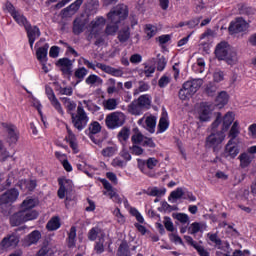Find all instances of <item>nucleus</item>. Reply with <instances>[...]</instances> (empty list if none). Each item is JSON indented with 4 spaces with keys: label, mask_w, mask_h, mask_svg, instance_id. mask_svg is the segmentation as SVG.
I'll list each match as a JSON object with an SVG mask.
<instances>
[{
    "label": "nucleus",
    "mask_w": 256,
    "mask_h": 256,
    "mask_svg": "<svg viewBox=\"0 0 256 256\" xmlns=\"http://www.w3.org/2000/svg\"><path fill=\"white\" fill-rule=\"evenodd\" d=\"M39 205V200L32 197H27L20 205V211L15 213L10 218V223L13 227L21 225V223H27V221H33L39 217V213L35 209Z\"/></svg>",
    "instance_id": "nucleus-1"
},
{
    "label": "nucleus",
    "mask_w": 256,
    "mask_h": 256,
    "mask_svg": "<svg viewBox=\"0 0 256 256\" xmlns=\"http://www.w3.org/2000/svg\"><path fill=\"white\" fill-rule=\"evenodd\" d=\"M215 55L219 61H225L227 65H237L239 61L237 50L225 41L217 44L215 48Z\"/></svg>",
    "instance_id": "nucleus-2"
},
{
    "label": "nucleus",
    "mask_w": 256,
    "mask_h": 256,
    "mask_svg": "<svg viewBox=\"0 0 256 256\" xmlns=\"http://www.w3.org/2000/svg\"><path fill=\"white\" fill-rule=\"evenodd\" d=\"M128 15L127 6L125 4H120L114 8L108 14V24L106 28V35H115L117 29H119L118 23H121Z\"/></svg>",
    "instance_id": "nucleus-3"
},
{
    "label": "nucleus",
    "mask_w": 256,
    "mask_h": 256,
    "mask_svg": "<svg viewBox=\"0 0 256 256\" xmlns=\"http://www.w3.org/2000/svg\"><path fill=\"white\" fill-rule=\"evenodd\" d=\"M83 106L87 109H91L93 102H91V100H84L80 102L77 108V113L72 114V123L78 131H83V129L87 127V123H89V117L87 116V113H85Z\"/></svg>",
    "instance_id": "nucleus-4"
},
{
    "label": "nucleus",
    "mask_w": 256,
    "mask_h": 256,
    "mask_svg": "<svg viewBox=\"0 0 256 256\" xmlns=\"http://www.w3.org/2000/svg\"><path fill=\"white\" fill-rule=\"evenodd\" d=\"M105 27V18H98L97 20L91 22L87 28L90 35L89 39H96V44L99 45L103 41V28Z\"/></svg>",
    "instance_id": "nucleus-5"
},
{
    "label": "nucleus",
    "mask_w": 256,
    "mask_h": 256,
    "mask_svg": "<svg viewBox=\"0 0 256 256\" xmlns=\"http://www.w3.org/2000/svg\"><path fill=\"white\" fill-rule=\"evenodd\" d=\"M215 106L209 103H203L195 110V117L200 123H207L213 119Z\"/></svg>",
    "instance_id": "nucleus-6"
},
{
    "label": "nucleus",
    "mask_w": 256,
    "mask_h": 256,
    "mask_svg": "<svg viewBox=\"0 0 256 256\" xmlns=\"http://www.w3.org/2000/svg\"><path fill=\"white\" fill-rule=\"evenodd\" d=\"M126 116L121 111L111 112L105 118V124L108 129H119L125 125Z\"/></svg>",
    "instance_id": "nucleus-7"
},
{
    "label": "nucleus",
    "mask_w": 256,
    "mask_h": 256,
    "mask_svg": "<svg viewBox=\"0 0 256 256\" xmlns=\"http://www.w3.org/2000/svg\"><path fill=\"white\" fill-rule=\"evenodd\" d=\"M233 121H235V113L228 112L223 117L218 115L216 120L212 123V129L215 131L219 125H221L222 132L228 131L231 125H233Z\"/></svg>",
    "instance_id": "nucleus-8"
},
{
    "label": "nucleus",
    "mask_w": 256,
    "mask_h": 256,
    "mask_svg": "<svg viewBox=\"0 0 256 256\" xmlns=\"http://www.w3.org/2000/svg\"><path fill=\"white\" fill-rule=\"evenodd\" d=\"M223 141H225V132H212L206 138V147L213 149V151H218L221 149Z\"/></svg>",
    "instance_id": "nucleus-9"
},
{
    "label": "nucleus",
    "mask_w": 256,
    "mask_h": 256,
    "mask_svg": "<svg viewBox=\"0 0 256 256\" xmlns=\"http://www.w3.org/2000/svg\"><path fill=\"white\" fill-rule=\"evenodd\" d=\"M138 125L143 127L146 131H149V133H155L157 117L151 114H145L141 119L138 120Z\"/></svg>",
    "instance_id": "nucleus-10"
},
{
    "label": "nucleus",
    "mask_w": 256,
    "mask_h": 256,
    "mask_svg": "<svg viewBox=\"0 0 256 256\" xmlns=\"http://www.w3.org/2000/svg\"><path fill=\"white\" fill-rule=\"evenodd\" d=\"M19 199V190L12 188L5 191L0 196V205L1 207L5 205H12V203H15Z\"/></svg>",
    "instance_id": "nucleus-11"
},
{
    "label": "nucleus",
    "mask_w": 256,
    "mask_h": 256,
    "mask_svg": "<svg viewBox=\"0 0 256 256\" xmlns=\"http://www.w3.org/2000/svg\"><path fill=\"white\" fill-rule=\"evenodd\" d=\"M239 152V144H237V142H235L233 139H230L225 146L222 156L225 159H235V157L239 155Z\"/></svg>",
    "instance_id": "nucleus-12"
},
{
    "label": "nucleus",
    "mask_w": 256,
    "mask_h": 256,
    "mask_svg": "<svg viewBox=\"0 0 256 256\" xmlns=\"http://www.w3.org/2000/svg\"><path fill=\"white\" fill-rule=\"evenodd\" d=\"M19 244V236L17 234H9L0 242V250L7 251V249H13Z\"/></svg>",
    "instance_id": "nucleus-13"
},
{
    "label": "nucleus",
    "mask_w": 256,
    "mask_h": 256,
    "mask_svg": "<svg viewBox=\"0 0 256 256\" xmlns=\"http://www.w3.org/2000/svg\"><path fill=\"white\" fill-rule=\"evenodd\" d=\"M60 188L58 190L59 199H65L69 193L73 190V181L67 178H60L59 180Z\"/></svg>",
    "instance_id": "nucleus-14"
},
{
    "label": "nucleus",
    "mask_w": 256,
    "mask_h": 256,
    "mask_svg": "<svg viewBox=\"0 0 256 256\" xmlns=\"http://www.w3.org/2000/svg\"><path fill=\"white\" fill-rule=\"evenodd\" d=\"M46 95L48 97V101H50V104L52 107L59 113V115H65V111L63 110V106H61V102H59V99H57V96H55V92H53V89L51 87L46 86Z\"/></svg>",
    "instance_id": "nucleus-15"
},
{
    "label": "nucleus",
    "mask_w": 256,
    "mask_h": 256,
    "mask_svg": "<svg viewBox=\"0 0 256 256\" xmlns=\"http://www.w3.org/2000/svg\"><path fill=\"white\" fill-rule=\"evenodd\" d=\"M249 29V23L243 18H237L235 21H232L229 26V31L231 33H243Z\"/></svg>",
    "instance_id": "nucleus-16"
},
{
    "label": "nucleus",
    "mask_w": 256,
    "mask_h": 256,
    "mask_svg": "<svg viewBox=\"0 0 256 256\" xmlns=\"http://www.w3.org/2000/svg\"><path fill=\"white\" fill-rule=\"evenodd\" d=\"M8 9L11 16L16 21V23L20 25V27L25 28L29 25V22H27V18H25V16L21 12L15 10V7H13V5L9 4Z\"/></svg>",
    "instance_id": "nucleus-17"
},
{
    "label": "nucleus",
    "mask_w": 256,
    "mask_h": 256,
    "mask_svg": "<svg viewBox=\"0 0 256 256\" xmlns=\"http://www.w3.org/2000/svg\"><path fill=\"white\" fill-rule=\"evenodd\" d=\"M24 29H26L30 48L33 49V45L37 39L41 36V31L37 28V26H31L30 24L26 26Z\"/></svg>",
    "instance_id": "nucleus-18"
},
{
    "label": "nucleus",
    "mask_w": 256,
    "mask_h": 256,
    "mask_svg": "<svg viewBox=\"0 0 256 256\" xmlns=\"http://www.w3.org/2000/svg\"><path fill=\"white\" fill-rule=\"evenodd\" d=\"M41 239V232L39 230L32 231L27 237L24 238L23 244L25 247H31V245H36Z\"/></svg>",
    "instance_id": "nucleus-19"
},
{
    "label": "nucleus",
    "mask_w": 256,
    "mask_h": 256,
    "mask_svg": "<svg viewBox=\"0 0 256 256\" xmlns=\"http://www.w3.org/2000/svg\"><path fill=\"white\" fill-rule=\"evenodd\" d=\"M81 5H83V0H76L69 7L63 10L64 17H73V15L79 11Z\"/></svg>",
    "instance_id": "nucleus-20"
},
{
    "label": "nucleus",
    "mask_w": 256,
    "mask_h": 256,
    "mask_svg": "<svg viewBox=\"0 0 256 256\" xmlns=\"http://www.w3.org/2000/svg\"><path fill=\"white\" fill-rule=\"evenodd\" d=\"M102 183L104 185V188L106 189V191H104V195L110 197V199L115 201V203H119L121 200L119 199V195H117V192L114 191L113 186H111V184L107 180H103Z\"/></svg>",
    "instance_id": "nucleus-21"
},
{
    "label": "nucleus",
    "mask_w": 256,
    "mask_h": 256,
    "mask_svg": "<svg viewBox=\"0 0 256 256\" xmlns=\"http://www.w3.org/2000/svg\"><path fill=\"white\" fill-rule=\"evenodd\" d=\"M186 89L190 90V93H193L195 95L196 91H199L201 89V86L203 85V79H193L188 80L184 83Z\"/></svg>",
    "instance_id": "nucleus-22"
},
{
    "label": "nucleus",
    "mask_w": 256,
    "mask_h": 256,
    "mask_svg": "<svg viewBox=\"0 0 256 256\" xmlns=\"http://www.w3.org/2000/svg\"><path fill=\"white\" fill-rule=\"evenodd\" d=\"M4 127L7 129L9 142L17 143L19 139V132L17 131V127L12 124H5Z\"/></svg>",
    "instance_id": "nucleus-23"
},
{
    "label": "nucleus",
    "mask_w": 256,
    "mask_h": 256,
    "mask_svg": "<svg viewBox=\"0 0 256 256\" xmlns=\"http://www.w3.org/2000/svg\"><path fill=\"white\" fill-rule=\"evenodd\" d=\"M238 159L240 161V167L242 169H246V167H249L251 165V163L255 159V156L244 152L239 155Z\"/></svg>",
    "instance_id": "nucleus-24"
},
{
    "label": "nucleus",
    "mask_w": 256,
    "mask_h": 256,
    "mask_svg": "<svg viewBox=\"0 0 256 256\" xmlns=\"http://www.w3.org/2000/svg\"><path fill=\"white\" fill-rule=\"evenodd\" d=\"M49 51V44L45 43L36 50V57L40 63H47V53Z\"/></svg>",
    "instance_id": "nucleus-25"
},
{
    "label": "nucleus",
    "mask_w": 256,
    "mask_h": 256,
    "mask_svg": "<svg viewBox=\"0 0 256 256\" xmlns=\"http://www.w3.org/2000/svg\"><path fill=\"white\" fill-rule=\"evenodd\" d=\"M129 137H131V130L127 127H123L117 135L118 141L119 143H121L122 147H125V145H127Z\"/></svg>",
    "instance_id": "nucleus-26"
},
{
    "label": "nucleus",
    "mask_w": 256,
    "mask_h": 256,
    "mask_svg": "<svg viewBox=\"0 0 256 256\" xmlns=\"http://www.w3.org/2000/svg\"><path fill=\"white\" fill-rule=\"evenodd\" d=\"M18 185L24 193H29V191H33L37 187V182L35 180H21Z\"/></svg>",
    "instance_id": "nucleus-27"
},
{
    "label": "nucleus",
    "mask_w": 256,
    "mask_h": 256,
    "mask_svg": "<svg viewBox=\"0 0 256 256\" xmlns=\"http://www.w3.org/2000/svg\"><path fill=\"white\" fill-rule=\"evenodd\" d=\"M66 141L69 143L72 151L74 153H79V144L77 143V137L71 130L68 129V135L66 136Z\"/></svg>",
    "instance_id": "nucleus-28"
},
{
    "label": "nucleus",
    "mask_w": 256,
    "mask_h": 256,
    "mask_svg": "<svg viewBox=\"0 0 256 256\" xmlns=\"http://www.w3.org/2000/svg\"><path fill=\"white\" fill-rule=\"evenodd\" d=\"M185 195H187V189L185 188H177L176 190L172 191L168 201L174 203L177 199H184Z\"/></svg>",
    "instance_id": "nucleus-29"
},
{
    "label": "nucleus",
    "mask_w": 256,
    "mask_h": 256,
    "mask_svg": "<svg viewBox=\"0 0 256 256\" xmlns=\"http://www.w3.org/2000/svg\"><path fill=\"white\" fill-rule=\"evenodd\" d=\"M145 109L141 106V104L139 102H137V100L133 101L129 106H128V113H130L131 115H143V111Z\"/></svg>",
    "instance_id": "nucleus-30"
},
{
    "label": "nucleus",
    "mask_w": 256,
    "mask_h": 256,
    "mask_svg": "<svg viewBox=\"0 0 256 256\" xmlns=\"http://www.w3.org/2000/svg\"><path fill=\"white\" fill-rule=\"evenodd\" d=\"M188 231L191 235H195V233H199V231L203 233V231H207V224L194 222L189 226Z\"/></svg>",
    "instance_id": "nucleus-31"
},
{
    "label": "nucleus",
    "mask_w": 256,
    "mask_h": 256,
    "mask_svg": "<svg viewBox=\"0 0 256 256\" xmlns=\"http://www.w3.org/2000/svg\"><path fill=\"white\" fill-rule=\"evenodd\" d=\"M155 73V65L147 62L144 64V69H139L138 74L140 77H151Z\"/></svg>",
    "instance_id": "nucleus-32"
},
{
    "label": "nucleus",
    "mask_w": 256,
    "mask_h": 256,
    "mask_svg": "<svg viewBox=\"0 0 256 256\" xmlns=\"http://www.w3.org/2000/svg\"><path fill=\"white\" fill-rule=\"evenodd\" d=\"M227 103H229V94L226 91L220 92L216 98V106L222 109Z\"/></svg>",
    "instance_id": "nucleus-33"
},
{
    "label": "nucleus",
    "mask_w": 256,
    "mask_h": 256,
    "mask_svg": "<svg viewBox=\"0 0 256 256\" xmlns=\"http://www.w3.org/2000/svg\"><path fill=\"white\" fill-rule=\"evenodd\" d=\"M85 83L86 85H90V87H99V85H103V79L95 74H92L86 78Z\"/></svg>",
    "instance_id": "nucleus-34"
},
{
    "label": "nucleus",
    "mask_w": 256,
    "mask_h": 256,
    "mask_svg": "<svg viewBox=\"0 0 256 256\" xmlns=\"http://www.w3.org/2000/svg\"><path fill=\"white\" fill-rule=\"evenodd\" d=\"M117 151H119V147H117L116 144H112L102 149L101 155L105 158H111L117 153Z\"/></svg>",
    "instance_id": "nucleus-35"
},
{
    "label": "nucleus",
    "mask_w": 256,
    "mask_h": 256,
    "mask_svg": "<svg viewBox=\"0 0 256 256\" xmlns=\"http://www.w3.org/2000/svg\"><path fill=\"white\" fill-rule=\"evenodd\" d=\"M117 105H119V100L115 98H109L103 101V107L104 109H107V111H115Z\"/></svg>",
    "instance_id": "nucleus-36"
},
{
    "label": "nucleus",
    "mask_w": 256,
    "mask_h": 256,
    "mask_svg": "<svg viewBox=\"0 0 256 256\" xmlns=\"http://www.w3.org/2000/svg\"><path fill=\"white\" fill-rule=\"evenodd\" d=\"M98 69H101L105 73H109L110 75H114V77H121L122 73L120 70H115L114 68L107 66L105 64H97Z\"/></svg>",
    "instance_id": "nucleus-37"
},
{
    "label": "nucleus",
    "mask_w": 256,
    "mask_h": 256,
    "mask_svg": "<svg viewBox=\"0 0 256 256\" xmlns=\"http://www.w3.org/2000/svg\"><path fill=\"white\" fill-rule=\"evenodd\" d=\"M136 101L144 109H149V107H151L152 98L148 94H144V95H141Z\"/></svg>",
    "instance_id": "nucleus-38"
},
{
    "label": "nucleus",
    "mask_w": 256,
    "mask_h": 256,
    "mask_svg": "<svg viewBox=\"0 0 256 256\" xmlns=\"http://www.w3.org/2000/svg\"><path fill=\"white\" fill-rule=\"evenodd\" d=\"M192 70L194 73H204L205 72V60L203 58H198L196 63L192 65Z\"/></svg>",
    "instance_id": "nucleus-39"
},
{
    "label": "nucleus",
    "mask_w": 256,
    "mask_h": 256,
    "mask_svg": "<svg viewBox=\"0 0 256 256\" xmlns=\"http://www.w3.org/2000/svg\"><path fill=\"white\" fill-rule=\"evenodd\" d=\"M144 140L145 136L139 131V129H134V134L131 137L132 143H134V145H142Z\"/></svg>",
    "instance_id": "nucleus-40"
},
{
    "label": "nucleus",
    "mask_w": 256,
    "mask_h": 256,
    "mask_svg": "<svg viewBox=\"0 0 256 256\" xmlns=\"http://www.w3.org/2000/svg\"><path fill=\"white\" fill-rule=\"evenodd\" d=\"M193 92L183 84V88L179 91V97L182 101H187L193 97Z\"/></svg>",
    "instance_id": "nucleus-41"
},
{
    "label": "nucleus",
    "mask_w": 256,
    "mask_h": 256,
    "mask_svg": "<svg viewBox=\"0 0 256 256\" xmlns=\"http://www.w3.org/2000/svg\"><path fill=\"white\" fill-rule=\"evenodd\" d=\"M87 73H89V71L85 67L76 69L74 72V77L78 79L77 83H81V81L87 77Z\"/></svg>",
    "instance_id": "nucleus-42"
},
{
    "label": "nucleus",
    "mask_w": 256,
    "mask_h": 256,
    "mask_svg": "<svg viewBox=\"0 0 256 256\" xmlns=\"http://www.w3.org/2000/svg\"><path fill=\"white\" fill-rule=\"evenodd\" d=\"M46 227L48 231H57V229L61 227V222L59 221L58 217H53L51 220H49Z\"/></svg>",
    "instance_id": "nucleus-43"
},
{
    "label": "nucleus",
    "mask_w": 256,
    "mask_h": 256,
    "mask_svg": "<svg viewBox=\"0 0 256 256\" xmlns=\"http://www.w3.org/2000/svg\"><path fill=\"white\" fill-rule=\"evenodd\" d=\"M158 127L160 133H165V131L169 129V120H167V114H163V116L160 118Z\"/></svg>",
    "instance_id": "nucleus-44"
},
{
    "label": "nucleus",
    "mask_w": 256,
    "mask_h": 256,
    "mask_svg": "<svg viewBox=\"0 0 256 256\" xmlns=\"http://www.w3.org/2000/svg\"><path fill=\"white\" fill-rule=\"evenodd\" d=\"M77 239V229L72 227L68 233V246L75 247V242Z\"/></svg>",
    "instance_id": "nucleus-45"
},
{
    "label": "nucleus",
    "mask_w": 256,
    "mask_h": 256,
    "mask_svg": "<svg viewBox=\"0 0 256 256\" xmlns=\"http://www.w3.org/2000/svg\"><path fill=\"white\" fill-rule=\"evenodd\" d=\"M76 167H77L78 171H83V173H86V175H88V177H93V174L89 173V171H93V168H91V166L87 165V163H85V162L77 163Z\"/></svg>",
    "instance_id": "nucleus-46"
},
{
    "label": "nucleus",
    "mask_w": 256,
    "mask_h": 256,
    "mask_svg": "<svg viewBox=\"0 0 256 256\" xmlns=\"http://www.w3.org/2000/svg\"><path fill=\"white\" fill-rule=\"evenodd\" d=\"M31 103H32L33 107H35V109H37L43 124L46 125L45 118H43V111H41V109H43V105H41V102L37 98H31Z\"/></svg>",
    "instance_id": "nucleus-47"
},
{
    "label": "nucleus",
    "mask_w": 256,
    "mask_h": 256,
    "mask_svg": "<svg viewBox=\"0 0 256 256\" xmlns=\"http://www.w3.org/2000/svg\"><path fill=\"white\" fill-rule=\"evenodd\" d=\"M172 216L173 219H176V221H179L182 225L189 223V215L185 213H173Z\"/></svg>",
    "instance_id": "nucleus-48"
},
{
    "label": "nucleus",
    "mask_w": 256,
    "mask_h": 256,
    "mask_svg": "<svg viewBox=\"0 0 256 256\" xmlns=\"http://www.w3.org/2000/svg\"><path fill=\"white\" fill-rule=\"evenodd\" d=\"M112 167H115V169H124V167H127L126 161L121 159V157H115L111 162Z\"/></svg>",
    "instance_id": "nucleus-49"
},
{
    "label": "nucleus",
    "mask_w": 256,
    "mask_h": 256,
    "mask_svg": "<svg viewBox=\"0 0 256 256\" xmlns=\"http://www.w3.org/2000/svg\"><path fill=\"white\" fill-rule=\"evenodd\" d=\"M129 37H131V33L129 32V27H126L119 32L118 39L121 43H125L126 41H129Z\"/></svg>",
    "instance_id": "nucleus-50"
},
{
    "label": "nucleus",
    "mask_w": 256,
    "mask_h": 256,
    "mask_svg": "<svg viewBox=\"0 0 256 256\" xmlns=\"http://www.w3.org/2000/svg\"><path fill=\"white\" fill-rule=\"evenodd\" d=\"M165 193H167V189L165 188L154 187L149 190V195H151L152 197H163Z\"/></svg>",
    "instance_id": "nucleus-51"
},
{
    "label": "nucleus",
    "mask_w": 256,
    "mask_h": 256,
    "mask_svg": "<svg viewBox=\"0 0 256 256\" xmlns=\"http://www.w3.org/2000/svg\"><path fill=\"white\" fill-rule=\"evenodd\" d=\"M84 27H85V24H83L81 20L77 18L74 21L73 32L75 33V35H79L80 33H83Z\"/></svg>",
    "instance_id": "nucleus-52"
},
{
    "label": "nucleus",
    "mask_w": 256,
    "mask_h": 256,
    "mask_svg": "<svg viewBox=\"0 0 256 256\" xmlns=\"http://www.w3.org/2000/svg\"><path fill=\"white\" fill-rule=\"evenodd\" d=\"M145 33L148 39H151V37H155L157 35V27L151 24H147L145 27Z\"/></svg>",
    "instance_id": "nucleus-53"
},
{
    "label": "nucleus",
    "mask_w": 256,
    "mask_h": 256,
    "mask_svg": "<svg viewBox=\"0 0 256 256\" xmlns=\"http://www.w3.org/2000/svg\"><path fill=\"white\" fill-rule=\"evenodd\" d=\"M238 135H239V122H234L229 131V137H231L232 141H235Z\"/></svg>",
    "instance_id": "nucleus-54"
},
{
    "label": "nucleus",
    "mask_w": 256,
    "mask_h": 256,
    "mask_svg": "<svg viewBox=\"0 0 256 256\" xmlns=\"http://www.w3.org/2000/svg\"><path fill=\"white\" fill-rule=\"evenodd\" d=\"M207 237L212 245H215V247H221V239H219V236H217V234L208 233Z\"/></svg>",
    "instance_id": "nucleus-55"
},
{
    "label": "nucleus",
    "mask_w": 256,
    "mask_h": 256,
    "mask_svg": "<svg viewBox=\"0 0 256 256\" xmlns=\"http://www.w3.org/2000/svg\"><path fill=\"white\" fill-rule=\"evenodd\" d=\"M137 167H138L139 171H141V173H144V175H147V173H149V171L147 170V160L138 158L137 159Z\"/></svg>",
    "instance_id": "nucleus-56"
},
{
    "label": "nucleus",
    "mask_w": 256,
    "mask_h": 256,
    "mask_svg": "<svg viewBox=\"0 0 256 256\" xmlns=\"http://www.w3.org/2000/svg\"><path fill=\"white\" fill-rule=\"evenodd\" d=\"M213 81L214 83H221V81H225V72L221 70H215L213 73Z\"/></svg>",
    "instance_id": "nucleus-57"
},
{
    "label": "nucleus",
    "mask_w": 256,
    "mask_h": 256,
    "mask_svg": "<svg viewBox=\"0 0 256 256\" xmlns=\"http://www.w3.org/2000/svg\"><path fill=\"white\" fill-rule=\"evenodd\" d=\"M63 104L64 107L68 109V111H75V109L77 108V104L69 98H63Z\"/></svg>",
    "instance_id": "nucleus-58"
},
{
    "label": "nucleus",
    "mask_w": 256,
    "mask_h": 256,
    "mask_svg": "<svg viewBox=\"0 0 256 256\" xmlns=\"http://www.w3.org/2000/svg\"><path fill=\"white\" fill-rule=\"evenodd\" d=\"M118 256H129V246L127 242H122L118 249Z\"/></svg>",
    "instance_id": "nucleus-59"
},
{
    "label": "nucleus",
    "mask_w": 256,
    "mask_h": 256,
    "mask_svg": "<svg viewBox=\"0 0 256 256\" xmlns=\"http://www.w3.org/2000/svg\"><path fill=\"white\" fill-rule=\"evenodd\" d=\"M89 131L92 135H97V133H101V124L99 122L94 121L89 126Z\"/></svg>",
    "instance_id": "nucleus-60"
},
{
    "label": "nucleus",
    "mask_w": 256,
    "mask_h": 256,
    "mask_svg": "<svg viewBox=\"0 0 256 256\" xmlns=\"http://www.w3.org/2000/svg\"><path fill=\"white\" fill-rule=\"evenodd\" d=\"M120 157H122V159L126 161V163H129V161H131L132 157L127 150V145L122 146V150L120 151Z\"/></svg>",
    "instance_id": "nucleus-61"
},
{
    "label": "nucleus",
    "mask_w": 256,
    "mask_h": 256,
    "mask_svg": "<svg viewBox=\"0 0 256 256\" xmlns=\"http://www.w3.org/2000/svg\"><path fill=\"white\" fill-rule=\"evenodd\" d=\"M99 233H101V229H99L98 227L92 228L88 232V239H89V241H95V239H97V237L99 236Z\"/></svg>",
    "instance_id": "nucleus-62"
},
{
    "label": "nucleus",
    "mask_w": 256,
    "mask_h": 256,
    "mask_svg": "<svg viewBox=\"0 0 256 256\" xmlns=\"http://www.w3.org/2000/svg\"><path fill=\"white\" fill-rule=\"evenodd\" d=\"M104 235L101 234L100 235V238H99V241L96 242V245H95V251L96 253H103V251H105V248L103 246V243H104V239H103Z\"/></svg>",
    "instance_id": "nucleus-63"
},
{
    "label": "nucleus",
    "mask_w": 256,
    "mask_h": 256,
    "mask_svg": "<svg viewBox=\"0 0 256 256\" xmlns=\"http://www.w3.org/2000/svg\"><path fill=\"white\" fill-rule=\"evenodd\" d=\"M147 169H155L157 165H159V160H157L155 157L148 158L146 160Z\"/></svg>",
    "instance_id": "nucleus-64"
}]
</instances>
